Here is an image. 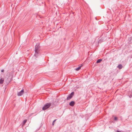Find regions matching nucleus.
Masks as SVG:
<instances>
[{
  "instance_id": "f257e3e1",
  "label": "nucleus",
  "mask_w": 132,
  "mask_h": 132,
  "mask_svg": "<svg viewBox=\"0 0 132 132\" xmlns=\"http://www.w3.org/2000/svg\"><path fill=\"white\" fill-rule=\"evenodd\" d=\"M39 48V44L38 43L37 44L35 48V53L34 55L36 57H37L38 56V55L39 54V52L40 51Z\"/></svg>"
},
{
  "instance_id": "f03ea898",
  "label": "nucleus",
  "mask_w": 132,
  "mask_h": 132,
  "mask_svg": "<svg viewBox=\"0 0 132 132\" xmlns=\"http://www.w3.org/2000/svg\"><path fill=\"white\" fill-rule=\"evenodd\" d=\"M52 103H47L42 108V110H45L49 108L51 106Z\"/></svg>"
},
{
  "instance_id": "7ed1b4c3",
  "label": "nucleus",
  "mask_w": 132,
  "mask_h": 132,
  "mask_svg": "<svg viewBox=\"0 0 132 132\" xmlns=\"http://www.w3.org/2000/svg\"><path fill=\"white\" fill-rule=\"evenodd\" d=\"M74 94V93L73 92H71V93L68 95L67 98V100H69L72 97Z\"/></svg>"
},
{
  "instance_id": "20e7f679",
  "label": "nucleus",
  "mask_w": 132,
  "mask_h": 132,
  "mask_svg": "<svg viewBox=\"0 0 132 132\" xmlns=\"http://www.w3.org/2000/svg\"><path fill=\"white\" fill-rule=\"evenodd\" d=\"M24 92V90L23 89H22L19 92L17 93V95L18 96H21L22 95Z\"/></svg>"
},
{
  "instance_id": "39448f33",
  "label": "nucleus",
  "mask_w": 132,
  "mask_h": 132,
  "mask_svg": "<svg viewBox=\"0 0 132 132\" xmlns=\"http://www.w3.org/2000/svg\"><path fill=\"white\" fill-rule=\"evenodd\" d=\"M75 104V102L73 101H71L69 104V105L71 106H73Z\"/></svg>"
},
{
  "instance_id": "423d86ee",
  "label": "nucleus",
  "mask_w": 132,
  "mask_h": 132,
  "mask_svg": "<svg viewBox=\"0 0 132 132\" xmlns=\"http://www.w3.org/2000/svg\"><path fill=\"white\" fill-rule=\"evenodd\" d=\"M4 81V79L3 78H1L0 79V84H2Z\"/></svg>"
},
{
  "instance_id": "0eeeda50",
  "label": "nucleus",
  "mask_w": 132,
  "mask_h": 132,
  "mask_svg": "<svg viewBox=\"0 0 132 132\" xmlns=\"http://www.w3.org/2000/svg\"><path fill=\"white\" fill-rule=\"evenodd\" d=\"M117 67L119 69H121L122 68V66L121 64H120Z\"/></svg>"
},
{
  "instance_id": "6e6552de",
  "label": "nucleus",
  "mask_w": 132,
  "mask_h": 132,
  "mask_svg": "<svg viewBox=\"0 0 132 132\" xmlns=\"http://www.w3.org/2000/svg\"><path fill=\"white\" fill-rule=\"evenodd\" d=\"M102 59H99L97 60L96 63H100L102 61Z\"/></svg>"
},
{
  "instance_id": "1a4fd4ad",
  "label": "nucleus",
  "mask_w": 132,
  "mask_h": 132,
  "mask_svg": "<svg viewBox=\"0 0 132 132\" xmlns=\"http://www.w3.org/2000/svg\"><path fill=\"white\" fill-rule=\"evenodd\" d=\"M81 66H80L76 69V70L77 71L79 70L81 68Z\"/></svg>"
},
{
  "instance_id": "9d476101",
  "label": "nucleus",
  "mask_w": 132,
  "mask_h": 132,
  "mask_svg": "<svg viewBox=\"0 0 132 132\" xmlns=\"http://www.w3.org/2000/svg\"><path fill=\"white\" fill-rule=\"evenodd\" d=\"M26 121L27 120H24L23 122V125H24L26 122Z\"/></svg>"
},
{
  "instance_id": "9b49d317",
  "label": "nucleus",
  "mask_w": 132,
  "mask_h": 132,
  "mask_svg": "<svg viewBox=\"0 0 132 132\" xmlns=\"http://www.w3.org/2000/svg\"><path fill=\"white\" fill-rule=\"evenodd\" d=\"M56 119H55L53 121V122H52V124L53 125H54V123L55 122V121H56Z\"/></svg>"
},
{
  "instance_id": "f8f14e48",
  "label": "nucleus",
  "mask_w": 132,
  "mask_h": 132,
  "mask_svg": "<svg viewBox=\"0 0 132 132\" xmlns=\"http://www.w3.org/2000/svg\"><path fill=\"white\" fill-rule=\"evenodd\" d=\"M114 120H118V119L116 117H115L114 118Z\"/></svg>"
},
{
  "instance_id": "ddd939ff",
  "label": "nucleus",
  "mask_w": 132,
  "mask_h": 132,
  "mask_svg": "<svg viewBox=\"0 0 132 132\" xmlns=\"http://www.w3.org/2000/svg\"><path fill=\"white\" fill-rule=\"evenodd\" d=\"M102 41L101 40H99L98 41V43H101V42Z\"/></svg>"
},
{
  "instance_id": "4468645a",
  "label": "nucleus",
  "mask_w": 132,
  "mask_h": 132,
  "mask_svg": "<svg viewBox=\"0 0 132 132\" xmlns=\"http://www.w3.org/2000/svg\"><path fill=\"white\" fill-rule=\"evenodd\" d=\"M4 70L3 69L2 70H1V71L2 72H4Z\"/></svg>"
},
{
  "instance_id": "2eb2a0df",
  "label": "nucleus",
  "mask_w": 132,
  "mask_h": 132,
  "mask_svg": "<svg viewBox=\"0 0 132 132\" xmlns=\"http://www.w3.org/2000/svg\"><path fill=\"white\" fill-rule=\"evenodd\" d=\"M116 132H121V131H119L118 130H117Z\"/></svg>"
}]
</instances>
